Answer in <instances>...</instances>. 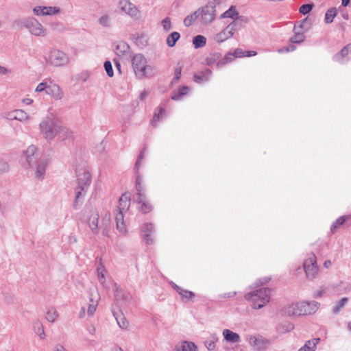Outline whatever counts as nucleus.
<instances>
[{"instance_id": "31", "label": "nucleus", "mask_w": 351, "mask_h": 351, "mask_svg": "<svg viewBox=\"0 0 351 351\" xmlns=\"http://www.w3.org/2000/svg\"><path fill=\"white\" fill-rule=\"evenodd\" d=\"M293 32L295 34L290 38V42L291 44H300L302 43L305 39L304 32L299 30H295Z\"/></svg>"}, {"instance_id": "46", "label": "nucleus", "mask_w": 351, "mask_h": 351, "mask_svg": "<svg viewBox=\"0 0 351 351\" xmlns=\"http://www.w3.org/2000/svg\"><path fill=\"white\" fill-rule=\"evenodd\" d=\"M135 188L136 190V194L145 193V188L143 186L142 177L141 176H137L136 177Z\"/></svg>"}, {"instance_id": "22", "label": "nucleus", "mask_w": 351, "mask_h": 351, "mask_svg": "<svg viewBox=\"0 0 351 351\" xmlns=\"http://www.w3.org/2000/svg\"><path fill=\"white\" fill-rule=\"evenodd\" d=\"M176 351H197V347L194 343L191 341H182L175 346Z\"/></svg>"}, {"instance_id": "5", "label": "nucleus", "mask_w": 351, "mask_h": 351, "mask_svg": "<svg viewBox=\"0 0 351 351\" xmlns=\"http://www.w3.org/2000/svg\"><path fill=\"white\" fill-rule=\"evenodd\" d=\"M21 23L32 34L37 36H45L46 35L45 29L35 18L29 17L23 19Z\"/></svg>"}, {"instance_id": "11", "label": "nucleus", "mask_w": 351, "mask_h": 351, "mask_svg": "<svg viewBox=\"0 0 351 351\" xmlns=\"http://www.w3.org/2000/svg\"><path fill=\"white\" fill-rule=\"evenodd\" d=\"M299 315H306L313 314L318 309L319 304L316 301L307 302L302 301L298 302Z\"/></svg>"}, {"instance_id": "36", "label": "nucleus", "mask_w": 351, "mask_h": 351, "mask_svg": "<svg viewBox=\"0 0 351 351\" xmlns=\"http://www.w3.org/2000/svg\"><path fill=\"white\" fill-rule=\"evenodd\" d=\"M114 316L115 317L117 324H119L120 328L123 329H125L128 328V322L126 320L125 317H123V314L117 315V313H114Z\"/></svg>"}, {"instance_id": "50", "label": "nucleus", "mask_w": 351, "mask_h": 351, "mask_svg": "<svg viewBox=\"0 0 351 351\" xmlns=\"http://www.w3.org/2000/svg\"><path fill=\"white\" fill-rule=\"evenodd\" d=\"M180 290V292L179 293V294L182 296L183 299L185 298L186 300H189L195 297L194 293L191 291L184 289L183 288L182 289Z\"/></svg>"}, {"instance_id": "25", "label": "nucleus", "mask_w": 351, "mask_h": 351, "mask_svg": "<svg viewBox=\"0 0 351 351\" xmlns=\"http://www.w3.org/2000/svg\"><path fill=\"white\" fill-rule=\"evenodd\" d=\"M223 336L224 339L230 343H239L241 341L239 334L234 332L229 329H224L223 330Z\"/></svg>"}, {"instance_id": "12", "label": "nucleus", "mask_w": 351, "mask_h": 351, "mask_svg": "<svg viewBox=\"0 0 351 351\" xmlns=\"http://www.w3.org/2000/svg\"><path fill=\"white\" fill-rule=\"evenodd\" d=\"M76 174L77 184V186H81L88 189L91 183L90 173L84 169H80L76 171Z\"/></svg>"}, {"instance_id": "52", "label": "nucleus", "mask_w": 351, "mask_h": 351, "mask_svg": "<svg viewBox=\"0 0 351 351\" xmlns=\"http://www.w3.org/2000/svg\"><path fill=\"white\" fill-rule=\"evenodd\" d=\"M104 69L107 75L112 77L114 75L113 69L110 61L107 60L104 62Z\"/></svg>"}, {"instance_id": "57", "label": "nucleus", "mask_w": 351, "mask_h": 351, "mask_svg": "<svg viewBox=\"0 0 351 351\" xmlns=\"http://www.w3.org/2000/svg\"><path fill=\"white\" fill-rule=\"evenodd\" d=\"M33 12L36 16H45L44 6H36L33 9Z\"/></svg>"}, {"instance_id": "8", "label": "nucleus", "mask_w": 351, "mask_h": 351, "mask_svg": "<svg viewBox=\"0 0 351 351\" xmlns=\"http://www.w3.org/2000/svg\"><path fill=\"white\" fill-rule=\"evenodd\" d=\"M256 54V52L255 51H243L241 49H237L234 53H228L221 60L217 62V66L218 68H220L227 62L233 60L234 58L250 57Z\"/></svg>"}, {"instance_id": "43", "label": "nucleus", "mask_w": 351, "mask_h": 351, "mask_svg": "<svg viewBox=\"0 0 351 351\" xmlns=\"http://www.w3.org/2000/svg\"><path fill=\"white\" fill-rule=\"evenodd\" d=\"M180 38V34L177 32L171 33L167 38V44H176Z\"/></svg>"}, {"instance_id": "30", "label": "nucleus", "mask_w": 351, "mask_h": 351, "mask_svg": "<svg viewBox=\"0 0 351 351\" xmlns=\"http://www.w3.org/2000/svg\"><path fill=\"white\" fill-rule=\"evenodd\" d=\"M350 216L343 215L339 217L331 226L330 230L332 232H335L338 228H339L342 225L345 223V222L350 219Z\"/></svg>"}, {"instance_id": "48", "label": "nucleus", "mask_w": 351, "mask_h": 351, "mask_svg": "<svg viewBox=\"0 0 351 351\" xmlns=\"http://www.w3.org/2000/svg\"><path fill=\"white\" fill-rule=\"evenodd\" d=\"M313 6V3L304 4L300 7L299 12L304 15L307 14L311 11Z\"/></svg>"}, {"instance_id": "20", "label": "nucleus", "mask_w": 351, "mask_h": 351, "mask_svg": "<svg viewBox=\"0 0 351 351\" xmlns=\"http://www.w3.org/2000/svg\"><path fill=\"white\" fill-rule=\"evenodd\" d=\"M99 213L97 210H91V215L88 219L89 227L93 233L98 232Z\"/></svg>"}, {"instance_id": "6", "label": "nucleus", "mask_w": 351, "mask_h": 351, "mask_svg": "<svg viewBox=\"0 0 351 351\" xmlns=\"http://www.w3.org/2000/svg\"><path fill=\"white\" fill-rule=\"evenodd\" d=\"M303 267L308 279L312 280L315 278L318 273V266L315 254L311 253L308 255L304 262Z\"/></svg>"}, {"instance_id": "17", "label": "nucleus", "mask_w": 351, "mask_h": 351, "mask_svg": "<svg viewBox=\"0 0 351 351\" xmlns=\"http://www.w3.org/2000/svg\"><path fill=\"white\" fill-rule=\"evenodd\" d=\"M298 302L293 303L285 306L281 310V313L282 315L288 317L300 316Z\"/></svg>"}, {"instance_id": "19", "label": "nucleus", "mask_w": 351, "mask_h": 351, "mask_svg": "<svg viewBox=\"0 0 351 351\" xmlns=\"http://www.w3.org/2000/svg\"><path fill=\"white\" fill-rule=\"evenodd\" d=\"M130 206V197L129 195L124 193L119 199V205L117 210L121 212H127Z\"/></svg>"}, {"instance_id": "39", "label": "nucleus", "mask_w": 351, "mask_h": 351, "mask_svg": "<svg viewBox=\"0 0 351 351\" xmlns=\"http://www.w3.org/2000/svg\"><path fill=\"white\" fill-rule=\"evenodd\" d=\"M350 45H346L341 50L339 53H337L334 58L336 60H338V61H340L343 58H350V57L348 56V52H349V49H348V47Z\"/></svg>"}, {"instance_id": "41", "label": "nucleus", "mask_w": 351, "mask_h": 351, "mask_svg": "<svg viewBox=\"0 0 351 351\" xmlns=\"http://www.w3.org/2000/svg\"><path fill=\"white\" fill-rule=\"evenodd\" d=\"M90 303L89 304L88 308V315L92 316L94 314L95 311H96L98 302L97 300H94L93 298V294H90Z\"/></svg>"}, {"instance_id": "47", "label": "nucleus", "mask_w": 351, "mask_h": 351, "mask_svg": "<svg viewBox=\"0 0 351 351\" xmlns=\"http://www.w3.org/2000/svg\"><path fill=\"white\" fill-rule=\"evenodd\" d=\"M217 340V337L212 336L205 341V346L209 350H213L215 348V343Z\"/></svg>"}, {"instance_id": "38", "label": "nucleus", "mask_w": 351, "mask_h": 351, "mask_svg": "<svg viewBox=\"0 0 351 351\" xmlns=\"http://www.w3.org/2000/svg\"><path fill=\"white\" fill-rule=\"evenodd\" d=\"M115 52L118 56H127L130 53V45H116Z\"/></svg>"}, {"instance_id": "24", "label": "nucleus", "mask_w": 351, "mask_h": 351, "mask_svg": "<svg viewBox=\"0 0 351 351\" xmlns=\"http://www.w3.org/2000/svg\"><path fill=\"white\" fill-rule=\"evenodd\" d=\"M118 213L115 215V221L117 224V229L121 232V233H125L126 232V226L124 223V213L121 212L120 210H117Z\"/></svg>"}, {"instance_id": "62", "label": "nucleus", "mask_w": 351, "mask_h": 351, "mask_svg": "<svg viewBox=\"0 0 351 351\" xmlns=\"http://www.w3.org/2000/svg\"><path fill=\"white\" fill-rule=\"evenodd\" d=\"M306 21H307V19H305L298 22L300 24L298 25H295L294 26L293 31L299 30V31L303 32L302 29L304 28V25L305 23L306 22Z\"/></svg>"}, {"instance_id": "7", "label": "nucleus", "mask_w": 351, "mask_h": 351, "mask_svg": "<svg viewBox=\"0 0 351 351\" xmlns=\"http://www.w3.org/2000/svg\"><path fill=\"white\" fill-rule=\"evenodd\" d=\"M47 60L49 64L55 66H62L69 62L68 56L64 52L55 49L50 51Z\"/></svg>"}, {"instance_id": "15", "label": "nucleus", "mask_w": 351, "mask_h": 351, "mask_svg": "<svg viewBox=\"0 0 351 351\" xmlns=\"http://www.w3.org/2000/svg\"><path fill=\"white\" fill-rule=\"evenodd\" d=\"M46 94L50 95L56 100L61 99L64 95L60 87L51 82H50V84L48 85Z\"/></svg>"}, {"instance_id": "2", "label": "nucleus", "mask_w": 351, "mask_h": 351, "mask_svg": "<svg viewBox=\"0 0 351 351\" xmlns=\"http://www.w3.org/2000/svg\"><path fill=\"white\" fill-rule=\"evenodd\" d=\"M23 156L30 168H36L34 178L38 180L44 179L47 163L40 158V154L34 145H30L23 152Z\"/></svg>"}, {"instance_id": "51", "label": "nucleus", "mask_w": 351, "mask_h": 351, "mask_svg": "<svg viewBox=\"0 0 351 351\" xmlns=\"http://www.w3.org/2000/svg\"><path fill=\"white\" fill-rule=\"evenodd\" d=\"M145 152H146V147H143V149L141 151V152L138 156L137 160H136V162L135 163V166H134V169L137 171H138V169L141 167V161L144 158Z\"/></svg>"}, {"instance_id": "55", "label": "nucleus", "mask_w": 351, "mask_h": 351, "mask_svg": "<svg viewBox=\"0 0 351 351\" xmlns=\"http://www.w3.org/2000/svg\"><path fill=\"white\" fill-rule=\"evenodd\" d=\"M162 25L164 28V29L166 32L169 31L171 29V19L169 17H166L165 19H163L161 22Z\"/></svg>"}, {"instance_id": "34", "label": "nucleus", "mask_w": 351, "mask_h": 351, "mask_svg": "<svg viewBox=\"0 0 351 351\" xmlns=\"http://www.w3.org/2000/svg\"><path fill=\"white\" fill-rule=\"evenodd\" d=\"M186 42H191V39L189 38V36H186ZM192 44H206V38L205 36L202 35H197L195 36H193L191 39Z\"/></svg>"}, {"instance_id": "49", "label": "nucleus", "mask_w": 351, "mask_h": 351, "mask_svg": "<svg viewBox=\"0 0 351 351\" xmlns=\"http://www.w3.org/2000/svg\"><path fill=\"white\" fill-rule=\"evenodd\" d=\"M99 23L104 27H109L110 26V16L108 15L101 16L99 19Z\"/></svg>"}, {"instance_id": "45", "label": "nucleus", "mask_w": 351, "mask_h": 351, "mask_svg": "<svg viewBox=\"0 0 351 351\" xmlns=\"http://www.w3.org/2000/svg\"><path fill=\"white\" fill-rule=\"evenodd\" d=\"M315 347L316 343L314 341H308L298 351H315Z\"/></svg>"}, {"instance_id": "23", "label": "nucleus", "mask_w": 351, "mask_h": 351, "mask_svg": "<svg viewBox=\"0 0 351 351\" xmlns=\"http://www.w3.org/2000/svg\"><path fill=\"white\" fill-rule=\"evenodd\" d=\"M233 35L234 34L227 26L224 29L215 36L214 40L217 43H223Z\"/></svg>"}, {"instance_id": "44", "label": "nucleus", "mask_w": 351, "mask_h": 351, "mask_svg": "<svg viewBox=\"0 0 351 351\" xmlns=\"http://www.w3.org/2000/svg\"><path fill=\"white\" fill-rule=\"evenodd\" d=\"M45 16L47 15H55L60 12V9L58 7L52 6H44Z\"/></svg>"}, {"instance_id": "21", "label": "nucleus", "mask_w": 351, "mask_h": 351, "mask_svg": "<svg viewBox=\"0 0 351 351\" xmlns=\"http://www.w3.org/2000/svg\"><path fill=\"white\" fill-rule=\"evenodd\" d=\"M211 75V71L208 69L193 75V80L198 84L208 81Z\"/></svg>"}, {"instance_id": "63", "label": "nucleus", "mask_w": 351, "mask_h": 351, "mask_svg": "<svg viewBox=\"0 0 351 351\" xmlns=\"http://www.w3.org/2000/svg\"><path fill=\"white\" fill-rule=\"evenodd\" d=\"M114 296L117 299H121L122 296V290L117 286V283H114Z\"/></svg>"}, {"instance_id": "13", "label": "nucleus", "mask_w": 351, "mask_h": 351, "mask_svg": "<svg viewBox=\"0 0 351 351\" xmlns=\"http://www.w3.org/2000/svg\"><path fill=\"white\" fill-rule=\"evenodd\" d=\"M134 198V201L138 204H141V206H139V210L143 213L147 214L152 210L153 206L147 199L145 193L136 194Z\"/></svg>"}, {"instance_id": "4", "label": "nucleus", "mask_w": 351, "mask_h": 351, "mask_svg": "<svg viewBox=\"0 0 351 351\" xmlns=\"http://www.w3.org/2000/svg\"><path fill=\"white\" fill-rule=\"evenodd\" d=\"M244 298L252 302L253 308L260 309L269 302L270 290L267 288H261L246 293Z\"/></svg>"}, {"instance_id": "42", "label": "nucleus", "mask_w": 351, "mask_h": 351, "mask_svg": "<svg viewBox=\"0 0 351 351\" xmlns=\"http://www.w3.org/2000/svg\"><path fill=\"white\" fill-rule=\"evenodd\" d=\"M165 112V110L163 107H161V106L158 107V112H155L154 117H153V120H152V123L153 126H156V122L160 121V118L162 117V115L164 114Z\"/></svg>"}, {"instance_id": "9", "label": "nucleus", "mask_w": 351, "mask_h": 351, "mask_svg": "<svg viewBox=\"0 0 351 351\" xmlns=\"http://www.w3.org/2000/svg\"><path fill=\"white\" fill-rule=\"evenodd\" d=\"M246 340L250 345L258 351H263L267 349L270 343L269 340L261 335H247Z\"/></svg>"}, {"instance_id": "10", "label": "nucleus", "mask_w": 351, "mask_h": 351, "mask_svg": "<svg viewBox=\"0 0 351 351\" xmlns=\"http://www.w3.org/2000/svg\"><path fill=\"white\" fill-rule=\"evenodd\" d=\"M215 5L214 3H209L200 10L202 23L207 25L211 23L215 18Z\"/></svg>"}, {"instance_id": "29", "label": "nucleus", "mask_w": 351, "mask_h": 351, "mask_svg": "<svg viewBox=\"0 0 351 351\" xmlns=\"http://www.w3.org/2000/svg\"><path fill=\"white\" fill-rule=\"evenodd\" d=\"M189 90H190V88L187 86H183L180 87L178 90V92H175L173 93V95H171V99H173V100L181 99L184 95H186L189 93Z\"/></svg>"}, {"instance_id": "32", "label": "nucleus", "mask_w": 351, "mask_h": 351, "mask_svg": "<svg viewBox=\"0 0 351 351\" xmlns=\"http://www.w3.org/2000/svg\"><path fill=\"white\" fill-rule=\"evenodd\" d=\"M337 14V9L335 8H331L327 10L325 14L324 21L326 24L331 23L333 21L334 18Z\"/></svg>"}, {"instance_id": "33", "label": "nucleus", "mask_w": 351, "mask_h": 351, "mask_svg": "<svg viewBox=\"0 0 351 351\" xmlns=\"http://www.w3.org/2000/svg\"><path fill=\"white\" fill-rule=\"evenodd\" d=\"M239 12H237L235 6H231L228 10L224 12L220 16L221 19L224 18H231L234 19V17L239 16Z\"/></svg>"}, {"instance_id": "14", "label": "nucleus", "mask_w": 351, "mask_h": 351, "mask_svg": "<svg viewBox=\"0 0 351 351\" xmlns=\"http://www.w3.org/2000/svg\"><path fill=\"white\" fill-rule=\"evenodd\" d=\"M87 190L88 189L81 186H76L75 188V199L73 204V208L75 210L79 209L84 203V197L86 194Z\"/></svg>"}, {"instance_id": "37", "label": "nucleus", "mask_w": 351, "mask_h": 351, "mask_svg": "<svg viewBox=\"0 0 351 351\" xmlns=\"http://www.w3.org/2000/svg\"><path fill=\"white\" fill-rule=\"evenodd\" d=\"M348 298L346 297L342 298L333 307L332 312L335 314L338 313L347 304Z\"/></svg>"}, {"instance_id": "26", "label": "nucleus", "mask_w": 351, "mask_h": 351, "mask_svg": "<svg viewBox=\"0 0 351 351\" xmlns=\"http://www.w3.org/2000/svg\"><path fill=\"white\" fill-rule=\"evenodd\" d=\"M120 4L122 5V10L127 12L128 14H130L132 16H136L138 14V10L136 8V6L132 4V3L124 1H121Z\"/></svg>"}, {"instance_id": "1", "label": "nucleus", "mask_w": 351, "mask_h": 351, "mask_svg": "<svg viewBox=\"0 0 351 351\" xmlns=\"http://www.w3.org/2000/svg\"><path fill=\"white\" fill-rule=\"evenodd\" d=\"M40 134L48 141L57 138L59 141H64L71 137V132L64 126L58 120L45 117L39 124Z\"/></svg>"}, {"instance_id": "60", "label": "nucleus", "mask_w": 351, "mask_h": 351, "mask_svg": "<svg viewBox=\"0 0 351 351\" xmlns=\"http://www.w3.org/2000/svg\"><path fill=\"white\" fill-rule=\"evenodd\" d=\"M50 27L53 30L56 31H61L64 29L63 25L61 23L56 22V23H51L50 24Z\"/></svg>"}, {"instance_id": "53", "label": "nucleus", "mask_w": 351, "mask_h": 351, "mask_svg": "<svg viewBox=\"0 0 351 351\" xmlns=\"http://www.w3.org/2000/svg\"><path fill=\"white\" fill-rule=\"evenodd\" d=\"M58 314L56 311H48L46 315V319L48 322H53L58 317Z\"/></svg>"}, {"instance_id": "27", "label": "nucleus", "mask_w": 351, "mask_h": 351, "mask_svg": "<svg viewBox=\"0 0 351 351\" xmlns=\"http://www.w3.org/2000/svg\"><path fill=\"white\" fill-rule=\"evenodd\" d=\"M130 40L136 44H144L148 42L149 38L145 33H135L130 35Z\"/></svg>"}, {"instance_id": "16", "label": "nucleus", "mask_w": 351, "mask_h": 351, "mask_svg": "<svg viewBox=\"0 0 351 351\" xmlns=\"http://www.w3.org/2000/svg\"><path fill=\"white\" fill-rule=\"evenodd\" d=\"M247 19L244 16H239L234 19V20L230 23L228 27L232 31L233 34L235 32L241 29L243 26L247 23Z\"/></svg>"}, {"instance_id": "56", "label": "nucleus", "mask_w": 351, "mask_h": 351, "mask_svg": "<svg viewBox=\"0 0 351 351\" xmlns=\"http://www.w3.org/2000/svg\"><path fill=\"white\" fill-rule=\"evenodd\" d=\"M48 85L49 84H47V82H43L40 83L39 84H38V86H36V88L35 89V91L37 93H41L43 91H45V93H46Z\"/></svg>"}, {"instance_id": "58", "label": "nucleus", "mask_w": 351, "mask_h": 351, "mask_svg": "<svg viewBox=\"0 0 351 351\" xmlns=\"http://www.w3.org/2000/svg\"><path fill=\"white\" fill-rule=\"evenodd\" d=\"M295 45L283 46L282 47L278 49L279 53L290 52L295 49Z\"/></svg>"}, {"instance_id": "54", "label": "nucleus", "mask_w": 351, "mask_h": 351, "mask_svg": "<svg viewBox=\"0 0 351 351\" xmlns=\"http://www.w3.org/2000/svg\"><path fill=\"white\" fill-rule=\"evenodd\" d=\"M154 230V225L151 223H146L142 227L143 234L149 233L152 234Z\"/></svg>"}, {"instance_id": "3", "label": "nucleus", "mask_w": 351, "mask_h": 351, "mask_svg": "<svg viewBox=\"0 0 351 351\" xmlns=\"http://www.w3.org/2000/svg\"><path fill=\"white\" fill-rule=\"evenodd\" d=\"M134 73L138 78L149 77L154 75V69L147 64L146 58L141 53L136 54L132 60Z\"/></svg>"}, {"instance_id": "35", "label": "nucleus", "mask_w": 351, "mask_h": 351, "mask_svg": "<svg viewBox=\"0 0 351 351\" xmlns=\"http://www.w3.org/2000/svg\"><path fill=\"white\" fill-rule=\"evenodd\" d=\"M200 15V10H198L193 12L192 14L187 16L184 20V24L185 26L189 27L191 25L193 22L199 17Z\"/></svg>"}, {"instance_id": "61", "label": "nucleus", "mask_w": 351, "mask_h": 351, "mask_svg": "<svg viewBox=\"0 0 351 351\" xmlns=\"http://www.w3.org/2000/svg\"><path fill=\"white\" fill-rule=\"evenodd\" d=\"M143 237L147 245H152L154 243V239L152 237L151 234H143Z\"/></svg>"}, {"instance_id": "40", "label": "nucleus", "mask_w": 351, "mask_h": 351, "mask_svg": "<svg viewBox=\"0 0 351 351\" xmlns=\"http://www.w3.org/2000/svg\"><path fill=\"white\" fill-rule=\"evenodd\" d=\"M293 328H294L293 325L289 322H285V323L280 324L278 326V330H279V332H282V333L289 332V331L292 330Z\"/></svg>"}, {"instance_id": "18", "label": "nucleus", "mask_w": 351, "mask_h": 351, "mask_svg": "<svg viewBox=\"0 0 351 351\" xmlns=\"http://www.w3.org/2000/svg\"><path fill=\"white\" fill-rule=\"evenodd\" d=\"M8 118L11 120H18L21 122H25L30 119V117L23 110L16 109L8 114Z\"/></svg>"}, {"instance_id": "64", "label": "nucleus", "mask_w": 351, "mask_h": 351, "mask_svg": "<svg viewBox=\"0 0 351 351\" xmlns=\"http://www.w3.org/2000/svg\"><path fill=\"white\" fill-rule=\"evenodd\" d=\"M97 273H98V279L101 282H104L105 277L104 274V269L103 268H97Z\"/></svg>"}, {"instance_id": "59", "label": "nucleus", "mask_w": 351, "mask_h": 351, "mask_svg": "<svg viewBox=\"0 0 351 351\" xmlns=\"http://www.w3.org/2000/svg\"><path fill=\"white\" fill-rule=\"evenodd\" d=\"M9 170V165L4 160H0V172L4 173Z\"/></svg>"}, {"instance_id": "28", "label": "nucleus", "mask_w": 351, "mask_h": 351, "mask_svg": "<svg viewBox=\"0 0 351 351\" xmlns=\"http://www.w3.org/2000/svg\"><path fill=\"white\" fill-rule=\"evenodd\" d=\"M33 329L34 332L38 335L40 339H43L45 338V333L44 327L42 322L40 320H36L33 324Z\"/></svg>"}]
</instances>
